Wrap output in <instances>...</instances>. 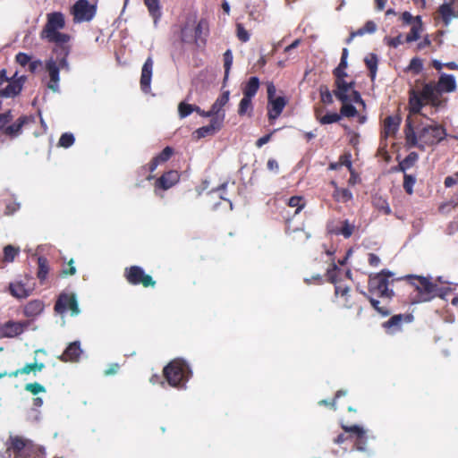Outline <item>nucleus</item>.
Segmentation results:
<instances>
[{
	"mask_svg": "<svg viewBox=\"0 0 458 458\" xmlns=\"http://www.w3.org/2000/svg\"><path fill=\"white\" fill-rule=\"evenodd\" d=\"M64 26L65 20L62 13H50L47 16V23L40 33L42 39L57 45L53 49L55 56H50L45 62V69L49 77L47 86L50 90L55 93L59 92L60 89V70L70 71L68 62L70 47L64 45L70 40V36L59 31L64 29Z\"/></svg>",
	"mask_w": 458,
	"mask_h": 458,
	"instance_id": "1",
	"label": "nucleus"
},
{
	"mask_svg": "<svg viewBox=\"0 0 458 458\" xmlns=\"http://www.w3.org/2000/svg\"><path fill=\"white\" fill-rule=\"evenodd\" d=\"M428 122H420L414 130L411 123L407 120L405 138L411 147H417L423 150L428 146L438 144L445 138L446 131L443 126L429 119Z\"/></svg>",
	"mask_w": 458,
	"mask_h": 458,
	"instance_id": "2",
	"label": "nucleus"
},
{
	"mask_svg": "<svg viewBox=\"0 0 458 458\" xmlns=\"http://www.w3.org/2000/svg\"><path fill=\"white\" fill-rule=\"evenodd\" d=\"M164 375L171 386L182 389L191 376V370L183 360L176 359L164 368Z\"/></svg>",
	"mask_w": 458,
	"mask_h": 458,
	"instance_id": "3",
	"label": "nucleus"
},
{
	"mask_svg": "<svg viewBox=\"0 0 458 458\" xmlns=\"http://www.w3.org/2000/svg\"><path fill=\"white\" fill-rule=\"evenodd\" d=\"M406 278L417 291L413 302L429 301L437 295H439L437 285L433 284L428 277L410 275Z\"/></svg>",
	"mask_w": 458,
	"mask_h": 458,
	"instance_id": "4",
	"label": "nucleus"
},
{
	"mask_svg": "<svg viewBox=\"0 0 458 458\" xmlns=\"http://www.w3.org/2000/svg\"><path fill=\"white\" fill-rule=\"evenodd\" d=\"M439 91L437 85L427 83L418 91H412L410 97V109L412 114H420L423 106L422 101L431 103L433 106L438 102Z\"/></svg>",
	"mask_w": 458,
	"mask_h": 458,
	"instance_id": "5",
	"label": "nucleus"
},
{
	"mask_svg": "<svg viewBox=\"0 0 458 458\" xmlns=\"http://www.w3.org/2000/svg\"><path fill=\"white\" fill-rule=\"evenodd\" d=\"M394 274L388 270L371 276L369 281V293L382 299L390 300L394 296V291L388 288L389 278Z\"/></svg>",
	"mask_w": 458,
	"mask_h": 458,
	"instance_id": "6",
	"label": "nucleus"
},
{
	"mask_svg": "<svg viewBox=\"0 0 458 458\" xmlns=\"http://www.w3.org/2000/svg\"><path fill=\"white\" fill-rule=\"evenodd\" d=\"M335 85L336 89L334 90V95L342 103L352 102L364 105L360 94L354 89L355 82L353 81L338 80V81H335Z\"/></svg>",
	"mask_w": 458,
	"mask_h": 458,
	"instance_id": "7",
	"label": "nucleus"
},
{
	"mask_svg": "<svg viewBox=\"0 0 458 458\" xmlns=\"http://www.w3.org/2000/svg\"><path fill=\"white\" fill-rule=\"evenodd\" d=\"M19 457L30 456L32 453L40 455L44 458L46 454V449L44 446L36 445L31 441L23 439L19 437L11 438V446L8 448Z\"/></svg>",
	"mask_w": 458,
	"mask_h": 458,
	"instance_id": "8",
	"label": "nucleus"
},
{
	"mask_svg": "<svg viewBox=\"0 0 458 458\" xmlns=\"http://www.w3.org/2000/svg\"><path fill=\"white\" fill-rule=\"evenodd\" d=\"M72 14L75 23L89 21L96 14V5L90 4L88 0H79L73 4Z\"/></svg>",
	"mask_w": 458,
	"mask_h": 458,
	"instance_id": "9",
	"label": "nucleus"
},
{
	"mask_svg": "<svg viewBox=\"0 0 458 458\" xmlns=\"http://www.w3.org/2000/svg\"><path fill=\"white\" fill-rule=\"evenodd\" d=\"M68 310H71V315L73 317L81 313L76 294L73 293H62L55 304V310L59 314H63Z\"/></svg>",
	"mask_w": 458,
	"mask_h": 458,
	"instance_id": "10",
	"label": "nucleus"
},
{
	"mask_svg": "<svg viewBox=\"0 0 458 458\" xmlns=\"http://www.w3.org/2000/svg\"><path fill=\"white\" fill-rule=\"evenodd\" d=\"M125 277L131 284H142L145 287L154 286L156 282L149 276L145 274L142 267L131 266L125 269Z\"/></svg>",
	"mask_w": 458,
	"mask_h": 458,
	"instance_id": "11",
	"label": "nucleus"
},
{
	"mask_svg": "<svg viewBox=\"0 0 458 458\" xmlns=\"http://www.w3.org/2000/svg\"><path fill=\"white\" fill-rule=\"evenodd\" d=\"M354 229L355 225L347 219L339 221L338 224L332 222L327 225V231L329 233L335 235H343L345 239H348L352 236Z\"/></svg>",
	"mask_w": 458,
	"mask_h": 458,
	"instance_id": "12",
	"label": "nucleus"
},
{
	"mask_svg": "<svg viewBox=\"0 0 458 458\" xmlns=\"http://www.w3.org/2000/svg\"><path fill=\"white\" fill-rule=\"evenodd\" d=\"M230 91L224 90L213 103L210 111L214 119H220V123H224L225 112L224 106L229 102Z\"/></svg>",
	"mask_w": 458,
	"mask_h": 458,
	"instance_id": "13",
	"label": "nucleus"
},
{
	"mask_svg": "<svg viewBox=\"0 0 458 458\" xmlns=\"http://www.w3.org/2000/svg\"><path fill=\"white\" fill-rule=\"evenodd\" d=\"M412 320L413 316L411 314H398L383 323V327L389 334H394L402 329L403 323H410Z\"/></svg>",
	"mask_w": 458,
	"mask_h": 458,
	"instance_id": "14",
	"label": "nucleus"
},
{
	"mask_svg": "<svg viewBox=\"0 0 458 458\" xmlns=\"http://www.w3.org/2000/svg\"><path fill=\"white\" fill-rule=\"evenodd\" d=\"M438 13L445 26H449L453 18H458V0L445 2L439 6Z\"/></svg>",
	"mask_w": 458,
	"mask_h": 458,
	"instance_id": "15",
	"label": "nucleus"
},
{
	"mask_svg": "<svg viewBox=\"0 0 458 458\" xmlns=\"http://www.w3.org/2000/svg\"><path fill=\"white\" fill-rule=\"evenodd\" d=\"M153 59L151 57H148L145 61L142 70H141V77H140V88L143 92L148 93L150 90V84L153 73Z\"/></svg>",
	"mask_w": 458,
	"mask_h": 458,
	"instance_id": "16",
	"label": "nucleus"
},
{
	"mask_svg": "<svg viewBox=\"0 0 458 458\" xmlns=\"http://www.w3.org/2000/svg\"><path fill=\"white\" fill-rule=\"evenodd\" d=\"M25 323L8 321L0 327V335L4 337H15L23 333Z\"/></svg>",
	"mask_w": 458,
	"mask_h": 458,
	"instance_id": "17",
	"label": "nucleus"
},
{
	"mask_svg": "<svg viewBox=\"0 0 458 458\" xmlns=\"http://www.w3.org/2000/svg\"><path fill=\"white\" fill-rule=\"evenodd\" d=\"M285 106L286 99L284 97H276L274 99L268 100V119L270 121L276 120L282 114Z\"/></svg>",
	"mask_w": 458,
	"mask_h": 458,
	"instance_id": "18",
	"label": "nucleus"
},
{
	"mask_svg": "<svg viewBox=\"0 0 458 458\" xmlns=\"http://www.w3.org/2000/svg\"><path fill=\"white\" fill-rule=\"evenodd\" d=\"M180 180V174L177 171H168L164 174L157 182L156 187L160 188L162 190H168L176 184Z\"/></svg>",
	"mask_w": 458,
	"mask_h": 458,
	"instance_id": "19",
	"label": "nucleus"
},
{
	"mask_svg": "<svg viewBox=\"0 0 458 458\" xmlns=\"http://www.w3.org/2000/svg\"><path fill=\"white\" fill-rule=\"evenodd\" d=\"M222 126L223 123H220V119L212 118L208 125L197 129L195 131V134L198 139L205 138L207 136L214 135L221 130Z\"/></svg>",
	"mask_w": 458,
	"mask_h": 458,
	"instance_id": "20",
	"label": "nucleus"
},
{
	"mask_svg": "<svg viewBox=\"0 0 458 458\" xmlns=\"http://www.w3.org/2000/svg\"><path fill=\"white\" fill-rule=\"evenodd\" d=\"M439 93L454 92L456 89V81L454 75L442 73L437 84Z\"/></svg>",
	"mask_w": 458,
	"mask_h": 458,
	"instance_id": "21",
	"label": "nucleus"
},
{
	"mask_svg": "<svg viewBox=\"0 0 458 458\" xmlns=\"http://www.w3.org/2000/svg\"><path fill=\"white\" fill-rule=\"evenodd\" d=\"M9 289L13 296L18 299H25L32 293L34 288L22 282H16L10 284Z\"/></svg>",
	"mask_w": 458,
	"mask_h": 458,
	"instance_id": "22",
	"label": "nucleus"
},
{
	"mask_svg": "<svg viewBox=\"0 0 458 458\" xmlns=\"http://www.w3.org/2000/svg\"><path fill=\"white\" fill-rule=\"evenodd\" d=\"M81 353L82 349L81 348V343L79 341H75L67 346L61 357V360L64 361H77Z\"/></svg>",
	"mask_w": 458,
	"mask_h": 458,
	"instance_id": "23",
	"label": "nucleus"
},
{
	"mask_svg": "<svg viewBox=\"0 0 458 458\" xmlns=\"http://www.w3.org/2000/svg\"><path fill=\"white\" fill-rule=\"evenodd\" d=\"M28 122V116H21L13 124L7 125L2 132L12 138H16L19 135H21L23 125L26 124Z\"/></svg>",
	"mask_w": 458,
	"mask_h": 458,
	"instance_id": "24",
	"label": "nucleus"
},
{
	"mask_svg": "<svg viewBox=\"0 0 458 458\" xmlns=\"http://www.w3.org/2000/svg\"><path fill=\"white\" fill-rule=\"evenodd\" d=\"M338 267L336 266L335 263H332L331 265V267L327 269V277H328V280L335 284V294L336 295H342V296H344L348 293L349 292V287L347 286H343L341 284H337V282H336V273L338 272Z\"/></svg>",
	"mask_w": 458,
	"mask_h": 458,
	"instance_id": "25",
	"label": "nucleus"
},
{
	"mask_svg": "<svg viewBox=\"0 0 458 458\" xmlns=\"http://www.w3.org/2000/svg\"><path fill=\"white\" fill-rule=\"evenodd\" d=\"M144 4L148 7L149 15L153 18L154 27L157 28L162 16L159 0H144Z\"/></svg>",
	"mask_w": 458,
	"mask_h": 458,
	"instance_id": "26",
	"label": "nucleus"
},
{
	"mask_svg": "<svg viewBox=\"0 0 458 458\" xmlns=\"http://www.w3.org/2000/svg\"><path fill=\"white\" fill-rule=\"evenodd\" d=\"M22 89V84L20 81H9L5 88L0 90L1 98H14Z\"/></svg>",
	"mask_w": 458,
	"mask_h": 458,
	"instance_id": "27",
	"label": "nucleus"
},
{
	"mask_svg": "<svg viewBox=\"0 0 458 458\" xmlns=\"http://www.w3.org/2000/svg\"><path fill=\"white\" fill-rule=\"evenodd\" d=\"M401 118L398 115L387 116L384 121V132L386 136L394 135L399 129Z\"/></svg>",
	"mask_w": 458,
	"mask_h": 458,
	"instance_id": "28",
	"label": "nucleus"
},
{
	"mask_svg": "<svg viewBox=\"0 0 458 458\" xmlns=\"http://www.w3.org/2000/svg\"><path fill=\"white\" fill-rule=\"evenodd\" d=\"M43 310L44 303L38 300L30 301L24 307V314L29 318L37 317L41 314Z\"/></svg>",
	"mask_w": 458,
	"mask_h": 458,
	"instance_id": "29",
	"label": "nucleus"
},
{
	"mask_svg": "<svg viewBox=\"0 0 458 458\" xmlns=\"http://www.w3.org/2000/svg\"><path fill=\"white\" fill-rule=\"evenodd\" d=\"M416 22H413L410 33L405 38V42L411 43L417 41L420 38V34L423 31V25L420 16H416Z\"/></svg>",
	"mask_w": 458,
	"mask_h": 458,
	"instance_id": "30",
	"label": "nucleus"
},
{
	"mask_svg": "<svg viewBox=\"0 0 458 458\" xmlns=\"http://www.w3.org/2000/svg\"><path fill=\"white\" fill-rule=\"evenodd\" d=\"M259 88V80L258 77H251L243 88V96L247 98H253Z\"/></svg>",
	"mask_w": 458,
	"mask_h": 458,
	"instance_id": "31",
	"label": "nucleus"
},
{
	"mask_svg": "<svg viewBox=\"0 0 458 458\" xmlns=\"http://www.w3.org/2000/svg\"><path fill=\"white\" fill-rule=\"evenodd\" d=\"M44 367V363H27L23 368L10 373L9 377H17L20 374H29L31 371H41Z\"/></svg>",
	"mask_w": 458,
	"mask_h": 458,
	"instance_id": "32",
	"label": "nucleus"
},
{
	"mask_svg": "<svg viewBox=\"0 0 458 458\" xmlns=\"http://www.w3.org/2000/svg\"><path fill=\"white\" fill-rule=\"evenodd\" d=\"M355 447L359 452L365 453L369 456H371L374 454L373 450L368 447V437L365 434L361 435L360 437H357V439L355 442Z\"/></svg>",
	"mask_w": 458,
	"mask_h": 458,
	"instance_id": "33",
	"label": "nucleus"
},
{
	"mask_svg": "<svg viewBox=\"0 0 458 458\" xmlns=\"http://www.w3.org/2000/svg\"><path fill=\"white\" fill-rule=\"evenodd\" d=\"M373 206L380 212L385 215H390L392 213V209L389 206L387 200L383 197H375L373 199Z\"/></svg>",
	"mask_w": 458,
	"mask_h": 458,
	"instance_id": "34",
	"label": "nucleus"
},
{
	"mask_svg": "<svg viewBox=\"0 0 458 458\" xmlns=\"http://www.w3.org/2000/svg\"><path fill=\"white\" fill-rule=\"evenodd\" d=\"M251 99H252V98H247V97L243 96V98H242V100L240 101V104H239V108H238L239 115L242 116L245 114H249V115L251 114V112L253 110Z\"/></svg>",
	"mask_w": 458,
	"mask_h": 458,
	"instance_id": "35",
	"label": "nucleus"
},
{
	"mask_svg": "<svg viewBox=\"0 0 458 458\" xmlns=\"http://www.w3.org/2000/svg\"><path fill=\"white\" fill-rule=\"evenodd\" d=\"M364 61H365V64H366L368 69L369 70L371 79L372 80L375 79L376 74H377V62H378L377 55L369 54V55H367L365 57Z\"/></svg>",
	"mask_w": 458,
	"mask_h": 458,
	"instance_id": "36",
	"label": "nucleus"
},
{
	"mask_svg": "<svg viewBox=\"0 0 458 458\" xmlns=\"http://www.w3.org/2000/svg\"><path fill=\"white\" fill-rule=\"evenodd\" d=\"M208 30V25L207 22L203 20L199 21L198 25L193 28V38L194 41L199 43V41L202 43V35H206Z\"/></svg>",
	"mask_w": 458,
	"mask_h": 458,
	"instance_id": "37",
	"label": "nucleus"
},
{
	"mask_svg": "<svg viewBox=\"0 0 458 458\" xmlns=\"http://www.w3.org/2000/svg\"><path fill=\"white\" fill-rule=\"evenodd\" d=\"M370 301L372 307L383 317H386L390 314V310L386 306H380V301L366 293H362Z\"/></svg>",
	"mask_w": 458,
	"mask_h": 458,
	"instance_id": "38",
	"label": "nucleus"
},
{
	"mask_svg": "<svg viewBox=\"0 0 458 458\" xmlns=\"http://www.w3.org/2000/svg\"><path fill=\"white\" fill-rule=\"evenodd\" d=\"M418 159V155L414 152L409 154L402 162L399 164L401 171L405 172L411 168Z\"/></svg>",
	"mask_w": 458,
	"mask_h": 458,
	"instance_id": "39",
	"label": "nucleus"
},
{
	"mask_svg": "<svg viewBox=\"0 0 458 458\" xmlns=\"http://www.w3.org/2000/svg\"><path fill=\"white\" fill-rule=\"evenodd\" d=\"M233 56L231 49H227L224 54L225 80L229 77L230 70L233 65Z\"/></svg>",
	"mask_w": 458,
	"mask_h": 458,
	"instance_id": "40",
	"label": "nucleus"
},
{
	"mask_svg": "<svg viewBox=\"0 0 458 458\" xmlns=\"http://www.w3.org/2000/svg\"><path fill=\"white\" fill-rule=\"evenodd\" d=\"M193 27L190 26L189 23L184 25L181 31V39L182 42L191 43L194 41L193 38Z\"/></svg>",
	"mask_w": 458,
	"mask_h": 458,
	"instance_id": "41",
	"label": "nucleus"
},
{
	"mask_svg": "<svg viewBox=\"0 0 458 458\" xmlns=\"http://www.w3.org/2000/svg\"><path fill=\"white\" fill-rule=\"evenodd\" d=\"M38 277L43 281L47 278V275L48 273V265L47 260L46 258L39 257L38 259Z\"/></svg>",
	"mask_w": 458,
	"mask_h": 458,
	"instance_id": "42",
	"label": "nucleus"
},
{
	"mask_svg": "<svg viewBox=\"0 0 458 458\" xmlns=\"http://www.w3.org/2000/svg\"><path fill=\"white\" fill-rule=\"evenodd\" d=\"M19 248L13 245H7L4 248V260L5 262H13L19 253Z\"/></svg>",
	"mask_w": 458,
	"mask_h": 458,
	"instance_id": "43",
	"label": "nucleus"
},
{
	"mask_svg": "<svg viewBox=\"0 0 458 458\" xmlns=\"http://www.w3.org/2000/svg\"><path fill=\"white\" fill-rule=\"evenodd\" d=\"M404 41L405 39H403V36L402 33H399L394 38H391L388 36L384 38V43L393 48H397L399 46L403 44Z\"/></svg>",
	"mask_w": 458,
	"mask_h": 458,
	"instance_id": "44",
	"label": "nucleus"
},
{
	"mask_svg": "<svg viewBox=\"0 0 458 458\" xmlns=\"http://www.w3.org/2000/svg\"><path fill=\"white\" fill-rule=\"evenodd\" d=\"M288 205L292 208H296L295 215L299 214L305 207V201L301 196H293L289 199Z\"/></svg>",
	"mask_w": 458,
	"mask_h": 458,
	"instance_id": "45",
	"label": "nucleus"
},
{
	"mask_svg": "<svg viewBox=\"0 0 458 458\" xmlns=\"http://www.w3.org/2000/svg\"><path fill=\"white\" fill-rule=\"evenodd\" d=\"M192 112H194V105L188 104L184 101L179 104L178 113L180 118L183 119L189 116Z\"/></svg>",
	"mask_w": 458,
	"mask_h": 458,
	"instance_id": "46",
	"label": "nucleus"
},
{
	"mask_svg": "<svg viewBox=\"0 0 458 458\" xmlns=\"http://www.w3.org/2000/svg\"><path fill=\"white\" fill-rule=\"evenodd\" d=\"M335 197L338 201L345 203L352 199V193L348 189H337Z\"/></svg>",
	"mask_w": 458,
	"mask_h": 458,
	"instance_id": "47",
	"label": "nucleus"
},
{
	"mask_svg": "<svg viewBox=\"0 0 458 458\" xmlns=\"http://www.w3.org/2000/svg\"><path fill=\"white\" fill-rule=\"evenodd\" d=\"M416 182V177L412 174H404L403 188L408 194H412L413 186Z\"/></svg>",
	"mask_w": 458,
	"mask_h": 458,
	"instance_id": "48",
	"label": "nucleus"
},
{
	"mask_svg": "<svg viewBox=\"0 0 458 458\" xmlns=\"http://www.w3.org/2000/svg\"><path fill=\"white\" fill-rule=\"evenodd\" d=\"M377 30V24L373 21H368L363 27L356 30V34L363 36L367 33L372 34Z\"/></svg>",
	"mask_w": 458,
	"mask_h": 458,
	"instance_id": "49",
	"label": "nucleus"
},
{
	"mask_svg": "<svg viewBox=\"0 0 458 458\" xmlns=\"http://www.w3.org/2000/svg\"><path fill=\"white\" fill-rule=\"evenodd\" d=\"M74 141L75 138L73 134L71 132H65L61 135L58 144L63 148H69L73 145Z\"/></svg>",
	"mask_w": 458,
	"mask_h": 458,
	"instance_id": "50",
	"label": "nucleus"
},
{
	"mask_svg": "<svg viewBox=\"0 0 458 458\" xmlns=\"http://www.w3.org/2000/svg\"><path fill=\"white\" fill-rule=\"evenodd\" d=\"M24 389L34 395L46 392L45 386L38 382L26 384Z\"/></svg>",
	"mask_w": 458,
	"mask_h": 458,
	"instance_id": "51",
	"label": "nucleus"
},
{
	"mask_svg": "<svg viewBox=\"0 0 458 458\" xmlns=\"http://www.w3.org/2000/svg\"><path fill=\"white\" fill-rule=\"evenodd\" d=\"M350 103L351 102L343 103L340 114L341 116L354 117L357 114V109Z\"/></svg>",
	"mask_w": 458,
	"mask_h": 458,
	"instance_id": "52",
	"label": "nucleus"
},
{
	"mask_svg": "<svg viewBox=\"0 0 458 458\" xmlns=\"http://www.w3.org/2000/svg\"><path fill=\"white\" fill-rule=\"evenodd\" d=\"M341 120V115L337 113H327L324 116L319 118V123L321 124H331L334 123H337Z\"/></svg>",
	"mask_w": 458,
	"mask_h": 458,
	"instance_id": "53",
	"label": "nucleus"
},
{
	"mask_svg": "<svg viewBox=\"0 0 458 458\" xmlns=\"http://www.w3.org/2000/svg\"><path fill=\"white\" fill-rule=\"evenodd\" d=\"M319 93H320L321 101L324 104L329 105V104L333 103L332 92L329 90V89L327 86H324V85L320 86Z\"/></svg>",
	"mask_w": 458,
	"mask_h": 458,
	"instance_id": "54",
	"label": "nucleus"
},
{
	"mask_svg": "<svg viewBox=\"0 0 458 458\" xmlns=\"http://www.w3.org/2000/svg\"><path fill=\"white\" fill-rule=\"evenodd\" d=\"M173 153L174 149L171 147L167 146L163 149V151L159 155H157L154 158L157 159L159 162V164H162L169 160Z\"/></svg>",
	"mask_w": 458,
	"mask_h": 458,
	"instance_id": "55",
	"label": "nucleus"
},
{
	"mask_svg": "<svg viewBox=\"0 0 458 458\" xmlns=\"http://www.w3.org/2000/svg\"><path fill=\"white\" fill-rule=\"evenodd\" d=\"M13 116L10 110L5 113L0 114V131H3L4 129L8 125L9 123L12 122Z\"/></svg>",
	"mask_w": 458,
	"mask_h": 458,
	"instance_id": "56",
	"label": "nucleus"
},
{
	"mask_svg": "<svg viewBox=\"0 0 458 458\" xmlns=\"http://www.w3.org/2000/svg\"><path fill=\"white\" fill-rule=\"evenodd\" d=\"M16 62L22 67L28 65L31 60V56L26 53L19 52L15 56Z\"/></svg>",
	"mask_w": 458,
	"mask_h": 458,
	"instance_id": "57",
	"label": "nucleus"
},
{
	"mask_svg": "<svg viewBox=\"0 0 458 458\" xmlns=\"http://www.w3.org/2000/svg\"><path fill=\"white\" fill-rule=\"evenodd\" d=\"M408 68L409 70L414 72L415 73L420 72L423 68L421 60L417 57L412 58L410 62Z\"/></svg>",
	"mask_w": 458,
	"mask_h": 458,
	"instance_id": "58",
	"label": "nucleus"
},
{
	"mask_svg": "<svg viewBox=\"0 0 458 458\" xmlns=\"http://www.w3.org/2000/svg\"><path fill=\"white\" fill-rule=\"evenodd\" d=\"M237 37L242 42L250 40V34L242 24H237Z\"/></svg>",
	"mask_w": 458,
	"mask_h": 458,
	"instance_id": "59",
	"label": "nucleus"
},
{
	"mask_svg": "<svg viewBox=\"0 0 458 458\" xmlns=\"http://www.w3.org/2000/svg\"><path fill=\"white\" fill-rule=\"evenodd\" d=\"M343 428H344V431L355 433L357 435V437H360L366 433L364 428L359 425H353V426H350V427L344 426Z\"/></svg>",
	"mask_w": 458,
	"mask_h": 458,
	"instance_id": "60",
	"label": "nucleus"
},
{
	"mask_svg": "<svg viewBox=\"0 0 458 458\" xmlns=\"http://www.w3.org/2000/svg\"><path fill=\"white\" fill-rule=\"evenodd\" d=\"M333 73H334V75L335 77V81H338V80L345 81V78L347 77V73L345 72V69H341V68L336 67L334 70Z\"/></svg>",
	"mask_w": 458,
	"mask_h": 458,
	"instance_id": "61",
	"label": "nucleus"
},
{
	"mask_svg": "<svg viewBox=\"0 0 458 458\" xmlns=\"http://www.w3.org/2000/svg\"><path fill=\"white\" fill-rule=\"evenodd\" d=\"M401 19L404 24H413V22H416L415 17H413L409 12H404L402 14Z\"/></svg>",
	"mask_w": 458,
	"mask_h": 458,
	"instance_id": "62",
	"label": "nucleus"
},
{
	"mask_svg": "<svg viewBox=\"0 0 458 458\" xmlns=\"http://www.w3.org/2000/svg\"><path fill=\"white\" fill-rule=\"evenodd\" d=\"M276 131L277 130H274L271 133L264 135L263 137L259 138L256 141V146L258 148H261L263 145L267 144L270 140L272 134Z\"/></svg>",
	"mask_w": 458,
	"mask_h": 458,
	"instance_id": "63",
	"label": "nucleus"
},
{
	"mask_svg": "<svg viewBox=\"0 0 458 458\" xmlns=\"http://www.w3.org/2000/svg\"><path fill=\"white\" fill-rule=\"evenodd\" d=\"M369 263L372 267H378L380 264V259L374 253H370L369 256Z\"/></svg>",
	"mask_w": 458,
	"mask_h": 458,
	"instance_id": "64",
	"label": "nucleus"
}]
</instances>
